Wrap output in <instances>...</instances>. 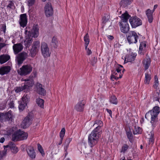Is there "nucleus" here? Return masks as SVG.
<instances>
[{"mask_svg": "<svg viewBox=\"0 0 160 160\" xmlns=\"http://www.w3.org/2000/svg\"><path fill=\"white\" fill-rule=\"evenodd\" d=\"M8 147L10 148L12 152L14 153H17L18 151V148L16 147L15 144H12V145H8Z\"/></svg>", "mask_w": 160, "mask_h": 160, "instance_id": "obj_35", "label": "nucleus"}, {"mask_svg": "<svg viewBox=\"0 0 160 160\" xmlns=\"http://www.w3.org/2000/svg\"><path fill=\"white\" fill-rule=\"evenodd\" d=\"M108 37L110 40H112L113 39V37L112 36L108 35Z\"/></svg>", "mask_w": 160, "mask_h": 160, "instance_id": "obj_62", "label": "nucleus"}, {"mask_svg": "<svg viewBox=\"0 0 160 160\" xmlns=\"http://www.w3.org/2000/svg\"><path fill=\"white\" fill-rule=\"evenodd\" d=\"M22 81L26 82L23 85L25 89H28L32 87L34 84L33 81L32 79H22Z\"/></svg>", "mask_w": 160, "mask_h": 160, "instance_id": "obj_18", "label": "nucleus"}, {"mask_svg": "<svg viewBox=\"0 0 160 160\" xmlns=\"http://www.w3.org/2000/svg\"><path fill=\"white\" fill-rule=\"evenodd\" d=\"M72 139L71 138H68L66 140L64 146V148L65 151H67V149Z\"/></svg>", "mask_w": 160, "mask_h": 160, "instance_id": "obj_38", "label": "nucleus"}, {"mask_svg": "<svg viewBox=\"0 0 160 160\" xmlns=\"http://www.w3.org/2000/svg\"><path fill=\"white\" fill-rule=\"evenodd\" d=\"M86 50L87 51V53L88 55H89L92 54V52L89 48H87V49Z\"/></svg>", "mask_w": 160, "mask_h": 160, "instance_id": "obj_57", "label": "nucleus"}, {"mask_svg": "<svg viewBox=\"0 0 160 160\" xmlns=\"http://www.w3.org/2000/svg\"><path fill=\"white\" fill-rule=\"evenodd\" d=\"M124 71L125 69L122 66L118 65L116 67V71L113 70L112 72L110 78L111 80L112 81H114V80H117L119 78H121Z\"/></svg>", "mask_w": 160, "mask_h": 160, "instance_id": "obj_5", "label": "nucleus"}, {"mask_svg": "<svg viewBox=\"0 0 160 160\" xmlns=\"http://www.w3.org/2000/svg\"><path fill=\"white\" fill-rule=\"evenodd\" d=\"M35 0H28V4L29 7L32 6L34 3Z\"/></svg>", "mask_w": 160, "mask_h": 160, "instance_id": "obj_50", "label": "nucleus"}, {"mask_svg": "<svg viewBox=\"0 0 160 160\" xmlns=\"http://www.w3.org/2000/svg\"><path fill=\"white\" fill-rule=\"evenodd\" d=\"M160 112V108L158 106L154 107L145 114V118L147 120L151 119L150 123L152 129L154 128L158 123V116Z\"/></svg>", "mask_w": 160, "mask_h": 160, "instance_id": "obj_2", "label": "nucleus"}, {"mask_svg": "<svg viewBox=\"0 0 160 160\" xmlns=\"http://www.w3.org/2000/svg\"><path fill=\"white\" fill-rule=\"evenodd\" d=\"M154 142V133L151 132H150V136L149 138V144L152 145Z\"/></svg>", "mask_w": 160, "mask_h": 160, "instance_id": "obj_36", "label": "nucleus"}, {"mask_svg": "<svg viewBox=\"0 0 160 160\" xmlns=\"http://www.w3.org/2000/svg\"><path fill=\"white\" fill-rule=\"evenodd\" d=\"M36 102L38 106L41 108L44 107V101L42 99L38 98L36 99Z\"/></svg>", "mask_w": 160, "mask_h": 160, "instance_id": "obj_37", "label": "nucleus"}, {"mask_svg": "<svg viewBox=\"0 0 160 160\" xmlns=\"http://www.w3.org/2000/svg\"><path fill=\"white\" fill-rule=\"evenodd\" d=\"M6 45V44L5 43L0 42V51L1 49L5 47Z\"/></svg>", "mask_w": 160, "mask_h": 160, "instance_id": "obj_54", "label": "nucleus"}, {"mask_svg": "<svg viewBox=\"0 0 160 160\" xmlns=\"http://www.w3.org/2000/svg\"><path fill=\"white\" fill-rule=\"evenodd\" d=\"M154 12L148 9L146 11V14L148 19V21L149 23H151L153 21L152 14Z\"/></svg>", "mask_w": 160, "mask_h": 160, "instance_id": "obj_26", "label": "nucleus"}, {"mask_svg": "<svg viewBox=\"0 0 160 160\" xmlns=\"http://www.w3.org/2000/svg\"><path fill=\"white\" fill-rule=\"evenodd\" d=\"M129 148L128 145L127 144H124L122 147L121 152L125 153Z\"/></svg>", "mask_w": 160, "mask_h": 160, "instance_id": "obj_41", "label": "nucleus"}, {"mask_svg": "<svg viewBox=\"0 0 160 160\" xmlns=\"http://www.w3.org/2000/svg\"><path fill=\"white\" fill-rule=\"evenodd\" d=\"M159 92H153L151 98H153L154 101H158L159 99Z\"/></svg>", "mask_w": 160, "mask_h": 160, "instance_id": "obj_34", "label": "nucleus"}, {"mask_svg": "<svg viewBox=\"0 0 160 160\" xmlns=\"http://www.w3.org/2000/svg\"><path fill=\"white\" fill-rule=\"evenodd\" d=\"M136 55L137 54L135 53H132L131 54L127 55L125 58L124 62H125L126 61L127 62H131L134 61Z\"/></svg>", "mask_w": 160, "mask_h": 160, "instance_id": "obj_21", "label": "nucleus"}, {"mask_svg": "<svg viewBox=\"0 0 160 160\" xmlns=\"http://www.w3.org/2000/svg\"><path fill=\"white\" fill-rule=\"evenodd\" d=\"M58 43L57 38L54 37L52 39L51 45L54 48H56L58 46Z\"/></svg>", "mask_w": 160, "mask_h": 160, "instance_id": "obj_33", "label": "nucleus"}, {"mask_svg": "<svg viewBox=\"0 0 160 160\" xmlns=\"http://www.w3.org/2000/svg\"><path fill=\"white\" fill-rule=\"evenodd\" d=\"M4 121H9L10 120L12 121V111L9 110L8 112H4Z\"/></svg>", "mask_w": 160, "mask_h": 160, "instance_id": "obj_27", "label": "nucleus"}, {"mask_svg": "<svg viewBox=\"0 0 160 160\" xmlns=\"http://www.w3.org/2000/svg\"><path fill=\"white\" fill-rule=\"evenodd\" d=\"M38 151L41 154L42 156H44L45 155V153L41 145L39 143L38 144Z\"/></svg>", "mask_w": 160, "mask_h": 160, "instance_id": "obj_43", "label": "nucleus"}, {"mask_svg": "<svg viewBox=\"0 0 160 160\" xmlns=\"http://www.w3.org/2000/svg\"><path fill=\"white\" fill-rule=\"evenodd\" d=\"M140 46L142 48L146 49L147 47L146 42L145 41L141 42L140 44Z\"/></svg>", "mask_w": 160, "mask_h": 160, "instance_id": "obj_51", "label": "nucleus"}, {"mask_svg": "<svg viewBox=\"0 0 160 160\" xmlns=\"http://www.w3.org/2000/svg\"><path fill=\"white\" fill-rule=\"evenodd\" d=\"M93 126H96V127L94 129H96L98 131L99 130L102 132L101 127L103 126V123L100 120H97L95 121Z\"/></svg>", "mask_w": 160, "mask_h": 160, "instance_id": "obj_23", "label": "nucleus"}, {"mask_svg": "<svg viewBox=\"0 0 160 160\" xmlns=\"http://www.w3.org/2000/svg\"><path fill=\"white\" fill-rule=\"evenodd\" d=\"M28 54L25 52H22L18 55V64L22 63L23 61L27 58Z\"/></svg>", "mask_w": 160, "mask_h": 160, "instance_id": "obj_20", "label": "nucleus"}, {"mask_svg": "<svg viewBox=\"0 0 160 160\" xmlns=\"http://www.w3.org/2000/svg\"><path fill=\"white\" fill-rule=\"evenodd\" d=\"M24 89H25L23 86H22L21 87H16L15 89V92L17 93H19Z\"/></svg>", "mask_w": 160, "mask_h": 160, "instance_id": "obj_47", "label": "nucleus"}, {"mask_svg": "<svg viewBox=\"0 0 160 160\" xmlns=\"http://www.w3.org/2000/svg\"><path fill=\"white\" fill-rule=\"evenodd\" d=\"M121 17V20L119 22L120 31L123 33H128L130 31V28L128 20L130 16L127 12H125L122 15Z\"/></svg>", "mask_w": 160, "mask_h": 160, "instance_id": "obj_3", "label": "nucleus"}, {"mask_svg": "<svg viewBox=\"0 0 160 160\" xmlns=\"http://www.w3.org/2000/svg\"><path fill=\"white\" fill-rule=\"evenodd\" d=\"M97 61V59L95 58V57H94L93 59L91 60V64L93 66L96 63Z\"/></svg>", "mask_w": 160, "mask_h": 160, "instance_id": "obj_53", "label": "nucleus"}, {"mask_svg": "<svg viewBox=\"0 0 160 160\" xmlns=\"http://www.w3.org/2000/svg\"><path fill=\"white\" fill-rule=\"evenodd\" d=\"M110 102L111 103L114 104H117L118 103L117 98L114 96L111 97L110 99Z\"/></svg>", "mask_w": 160, "mask_h": 160, "instance_id": "obj_42", "label": "nucleus"}, {"mask_svg": "<svg viewBox=\"0 0 160 160\" xmlns=\"http://www.w3.org/2000/svg\"><path fill=\"white\" fill-rule=\"evenodd\" d=\"M10 58V56L7 54H2L0 56V63L2 64L8 61Z\"/></svg>", "mask_w": 160, "mask_h": 160, "instance_id": "obj_25", "label": "nucleus"}, {"mask_svg": "<svg viewBox=\"0 0 160 160\" xmlns=\"http://www.w3.org/2000/svg\"><path fill=\"white\" fill-rule=\"evenodd\" d=\"M95 146L92 148H91L90 149V152L92 155L95 154L97 150V148Z\"/></svg>", "mask_w": 160, "mask_h": 160, "instance_id": "obj_52", "label": "nucleus"}, {"mask_svg": "<svg viewBox=\"0 0 160 160\" xmlns=\"http://www.w3.org/2000/svg\"><path fill=\"white\" fill-rule=\"evenodd\" d=\"M28 137V134L23 131L19 130L15 132L12 135V140L13 141L23 140L26 139Z\"/></svg>", "mask_w": 160, "mask_h": 160, "instance_id": "obj_6", "label": "nucleus"}, {"mask_svg": "<svg viewBox=\"0 0 160 160\" xmlns=\"http://www.w3.org/2000/svg\"><path fill=\"white\" fill-rule=\"evenodd\" d=\"M144 83L146 84H149L151 79V74L147 72L145 74Z\"/></svg>", "mask_w": 160, "mask_h": 160, "instance_id": "obj_30", "label": "nucleus"}, {"mask_svg": "<svg viewBox=\"0 0 160 160\" xmlns=\"http://www.w3.org/2000/svg\"><path fill=\"white\" fill-rule=\"evenodd\" d=\"M41 50L42 54L44 57H48L50 56V53L47 43L44 42H42Z\"/></svg>", "mask_w": 160, "mask_h": 160, "instance_id": "obj_11", "label": "nucleus"}, {"mask_svg": "<svg viewBox=\"0 0 160 160\" xmlns=\"http://www.w3.org/2000/svg\"><path fill=\"white\" fill-rule=\"evenodd\" d=\"M27 22L28 19L26 14L24 13L21 14L19 20V23L20 26L24 28L26 26Z\"/></svg>", "mask_w": 160, "mask_h": 160, "instance_id": "obj_13", "label": "nucleus"}, {"mask_svg": "<svg viewBox=\"0 0 160 160\" xmlns=\"http://www.w3.org/2000/svg\"><path fill=\"white\" fill-rule=\"evenodd\" d=\"M146 49L144 48H142L139 46V50L138 51V53L141 55L144 54V53L146 52Z\"/></svg>", "mask_w": 160, "mask_h": 160, "instance_id": "obj_49", "label": "nucleus"}, {"mask_svg": "<svg viewBox=\"0 0 160 160\" xmlns=\"http://www.w3.org/2000/svg\"><path fill=\"white\" fill-rule=\"evenodd\" d=\"M158 5L157 4H156L154 5V8L152 10L153 11V12L154 11L155 9L157 8L158 7Z\"/></svg>", "mask_w": 160, "mask_h": 160, "instance_id": "obj_61", "label": "nucleus"}, {"mask_svg": "<svg viewBox=\"0 0 160 160\" xmlns=\"http://www.w3.org/2000/svg\"><path fill=\"white\" fill-rule=\"evenodd\" d=\"M108 21V20L105 17H103L102 19V23L103 24H105Z\"/></svg>", "mask_w": 160, "mask_h": 160, "instance_id": "obj_55", "label": "nucleus"}, {"mask_svg": "<svg viewBox=\"0 0 160 160\" xmlns=\"http://www.w3.org/2000/svg\"><path fill=\"white\" fill-rule=\"evenodd\" d=\"M7 8L10 9H14L15 8L14 2L12 1H9V3L7 6Z\"/></svg>", "mask_w": 160, "mask_h": 160, "instance_id": "obj_44", "label": "nucleus"}, {"mask_svg": "<svg viewBox=\"0 0 160 160\" xmlns=\"http://www.w3.org/2000/svg\"><path fill=\"white\" fill-rule=\"evenodd\" d=\"M27 151L28 155L31 158L33 159L35 158L36 153L33 147L29 146Z\"/></svg>", "mask_w": 160, "mask_h": 160, "instance_id": "obj_16", "label": "nucleus"}, {"mask_svg": "<svg viewBox=\"0 0 160 160\" xmlns=\"http://www.w3.org/2000/svg\"><path fill=\"white\" fill-rule=\"evenodd\" d=\"M44 10L45 14L47 17H49L53 14V11L51 3H48L46 5Z\"/></svg>", "mask_w": 160, "mask_h": 160, "instance_id": "obj_12", "label": "nucleus"}, {"mask_svg": "<svg viewBox=\"0 0 160 160\" xmlns=\"http://www.w3.org/2000/svg\"><path fill=\"white\" fill-rule=\"evenodd\" d=\"M9 108H12L14 107V103L13 101H12L9 104Z\"/></svg>", "mask_w": 160, "mask_h": 160, "instance_id": "obj_56", "label": "nucleus"}, {"mask_svg": "<svg viewBox=\"0 0 160 160\" xmlns=\"http://www.w3.org/2000/svg\"><path fill=\"white\" fill-rule=\"evenodd\" d=\"M127 41L129 44L136 43L139 37L138 34L133 31H130L126 35Z\"/></svg>", "mask_w": 160, "mask_h": 160, "instance_id": "obj_7", "label": "nucleus"}, {"mask_svg": "<svg viewBox=\"0 0 160 160\" xmlns=\"http://www.w3.org/2000/svg\"><path fill=\"white\" fill-rule=\"evenodd\" d=\"M3 41V38L0 37V42H2Z\"/></svg>", "mask_w": 160, "mask_h": 160, "instance_id": "obj_64", "label": "nucleus"}, {"mask_svg": "<svg viewBox=\"0 0 160 160\" xmlns=\"http://www.w3.org/2000/svg\"><path fill=\"white\" fill-rule=\"evenodd\" d=\"M11 68L9 66H3L0 68V74L3 75L7 74L9 72Z\"/></svg>", "mask_w": 160, "mask_h": 160, "instance_id": "obj_24", "label": "nucleus"}, {"mask_svg": "<svg viewBox=\"0 0 160 160\" xmlns=\"http://www.w3.org/2000/svg\"><path fill=\"white\" fill-rule=\"evenodd\" d=\"M84 41L85 42V48L87 49V47L89 42V38L88 33H87L84 37Z\"/></svg>", "mask_w": 160, "mask_h": 160, "instance_id": "obj_32", "label": "nucleus"}, {"mask_svg": "<svg viewBox=\"0 0 160 160\" xmlns=\"http://www.w3.org/2000/svg\"><path fill=\"white\" fill-rule=\"evenodd\" d=\"M15 130V128L13 127L11 128H8L4 131V134L5 135L9 136Z\"/></svg>", "mask_w": 160, "mask_h": 160, "instance_id": "obj_31", "label": "nucleus"}, {"mask_svg": "<svg viewBox=\"0 0 160 160\" xmlns=\"http://www.w3.org/2000/svg\"><path fill=\"white\" fill-rule=\"evenodd\" d=\"M151 62V60L149 58H146L143 60V66L145 70H146L148 68L150 65Z\"/></svg>", "mask_w": 160, "mask_h": 160, "instance_id": "obj_28", "label": "nucleus"}, {"mask_svg": "<svg viewBox=\"0 0 160 160\" xmlns=\"http://www.w3.org/2000/svg\"><path fill=\"white\" fill-rule=\"evenodd\" d=\"M86 103V101L84 100L80 101L76 105L75 107V109L78 112L83 111Z\"/></svg>", "mask_w": 160, "mask_h": 160, "instance_id": "obj_15", "label": "nucleus"}, {"mask_svg": "<svg viewBox=\"0 0 160 160\" xmlns=\"http://www.w3.org/2000/svg\"><path fill=\"white\" fill-rule=\"evenodd\" d=\"M102 132L93 129L88 138V144L90 148H92L98 143L99 138Z\"/></svg>", "mask_w": 160, "mask_h": 160, "instance_id": "obj_4", "label": "nucleus"}, {"mask_svg": "<svg viewBox=\"0 0 160 160\" xmlns=\"http://www.w3.org/2000/svg\"><path fill=\"white\" fill-rule=\"evenodd\" d=\"M5 141V139L4 138L2 137L0 139V142L1 143H3L4 141Z\"/></svg>", "mask_w": 160, "mask_h": 160, "instance_id": "obj_60", "label": "nucleus"}, {"mask_svg": "<svg viewBox=\"0 0 160 160\" xmlns=\"http://www.w3.org/2000/svg\"><path fill=\"white\" fill-rule=\"evenodd\" d=\"M129 21L132 28H135L142 24V20L136 16L131 17L129 19Z\"/></svg>", "mask_w": 160, "mask_h": 160, "instance_id": "obj_10", "label": "nucleus"}, {"mask_svg": "<svg viewBox=\"0 0 160 160\" xmlns=\"http://www.w3.org/2000/svg\"><path fill=\"white\" fill-rule=\"evenodd\" d=\"M142 132V129L140 127L138 126H135V130L133 132L134 134H140Z\"/></svg>", "mask_w": 160, "mask_h": 160, "instance_id": "obj_40", "label": "nucleus"}, {"mask_svg": "<svg viewBox=\"0 0 160 160\" xmlns=\"http://www.w3.org/2000/svg\"><path fill=\"white\" fill-rule=\"evenodd\" d=\"M106 110L107 111V112L109 114L110 116L111 117H112V111L109 109H108V108H107L106 109Z\"/></svg>", "mask_w": 160, "mask_h": 160, "instance_id": "obj_58", "label": "nucleus"}, {"mask_svg": "<svg viewBox=\"0 0 160 160\" xmlns=\"http://www.w3.org/2000/svg\"><path fill=\"white\" fill-rule=\"evenodd\" d=\"M12 48L14 54H17L22 50L23 46L21 43H18L14 44Z\"/></svg>", "mask_w": 160, "mask_h": 160, "instance_id": "obj_17", "label": "nucleus"}, {"mask_svg": "<svg viewBox=\"0 0 160 160\" xmlns=\"http://www.w3.org/2000/svg\"><path fill=\"white\" fill-rule=\"evenodd\" d=\"M132 1L133 0H121L119 4L121 6L125 7L130 5Z\"/></svg>", "mask_w": 160, "mask_h": 160, "instance_id": "obj_29", "label": "nucleus"}, {"mask_svg": "<svg viewBox=\"0 0 160 160\" xmlns=\"http://www.w3.org/2000/svg\"><path fill=\"white\" fill-rule=\"evenodd\" d=\"M6 27L5 25H3L2 26V31L4 32H5L6 30Z\"/></svg>", "mask_w": 160, "mask_h": 160, "instance_id": "obj_59", "label": "nucleus"}, {"mask_svg": "<svg viewBox=\"0 0 160 160\" xmlns=\"http://www.w3.org/2000/svg\"><path fill=\"white\" fill-rule=\"evenodd\" d=\"M40 42L37 41H34L30 50V55L32 57H34L38 52L40 48Z\"/></svg>", "mask_w": 160, "mask_h": 160, "instance_id": "obj_9", "label": "nucleus"}, {"mask_svg": "<svg viewBox=\"0 0 160 160\" xmlns=\"http://www.w3.org/2000/svg\"><path fill=\"white\" fill-rule=\"evenodd\" d=\"M158 85V78L156 76L155 77V81L153 85V88L155 89H157Z\"/></svg>", "mask_w": 160, "mask_h": 160, "instance_id": "obj_46", "label": "nucleus"}, {"mask_svg": "<svg viewBox=\"0 0 160 160\" xmlns=\"http://www.w3.org/2000/svg\"><path fill=\"white\" fill-rule=\"evenodd\" d=\"M62 140H63V139H62V138H60V140L59 141V142L58 143L59 145H60L62 143Z\"/></svg>", "mask_w": 160, "mask_h": 160, "instance_id": "obj_63", "label": "nucleus"}, {"mask_svg": "<svg viewBox=\"0 0 160 160\" xmlns=\"http://www.w3.org/2000/svg\"><path fill=\"white\" fill-rule=\"evenodd\" d=\"M39 28L37 25H34L31 31H28L27 28L25 29V38L24 41L25 46L26 48L29 47L32 44L33 41L32 38H37L39 35Z\"/></svg>", "mask_w": 160, "mask_h": 160, "instance_id": "obj_1", "label": "nucleus"}, {"mask_svg": "<svg viewBox=\"0 0 160 160\" xmlns=\"http://www.w3.org/2000/svg\"><path fill=\"white\" fill-rule=\"evenodd\" d=\"M27 105L25 97H23L21 101L19 102V105L18 106L19 110L22 111L23 110L26 106Z\"/></svg>", "mask_w": 160, "mask_h": 160, "instance_id": "obj_22", "label": "nucleus"}, {"mask_svg": "<svg viewBox=\"0 0 160 160\" xmlns=\"http://www.w3.org/2000/svg\"><path fill=\"white\" fill-rule=\"evenodd\" d=\"M126 134L129 141L131 142V141L133 138V135L132 132L130 131L128 132L127 131Z\"/></svg>", "mask_w": 160, "mask_h": 160, "instance_id": "obj_45", "label": "nucleus"}, {"mask_svg": "<svg viewBox=\"0 0 160 160\" xmlns=\"http://www.w3.org/2000/svg\"><path fill=\"white\" fill-rule=\"evenodd\" d=\"M9 146L8 145H7L6 146H4V149L0 152V160L1 159V158L4 156L5 155L7 154V150L5 149V148H7Z\"/></svg>", "mask_w": 160, "mask_h": 160, "instance_id": "obj_39", "label": "nucleus"}, {"mask_svg": "<svg viewBox=\"0 0 160 160\" xmlns=\"http://www.w3.org/2000/svg\"><path fill=\"white\" fill-rule=\"evenodd\" d=\"M65 128H62V129L61 130V131L59 134V136L60 138H62V139H63V138L65 135Z\"/></svg>", "mask_w": 160, "mask_h": 160, "instance_id": "obj_48", "label": "nucleus"}, {"mask_svg": "<svg viewBox=\"0 0 160 160\" xmlns=\"http://www.w3.org/2000/svg\"><path fill=\"white\" fill-rule=\"evenodd\" d=\"M32 119L28 116L26 117L22 122L21 126L23 128H26L28 127L31 123Z\"/></svg>", "mask_w": 160, "mask_h": 160, "instance_id": "obj_19", "label": "nucleus"}, {"mask_svg": "<svg viewBox=\"0 0 160 160\" xmlns=\"http://www.w3.org/2000/svg\"><path fill=\"white\" fill-rule=\"evenodd\" d=\"M36 91L39 95L43 96H45L46 93L45 90L42 87V84L38 82L36 84Z\"/></svg>", "mask_w": 160, "mask_h": 160, "instance_id": "obj_14", "label": "nucleus"}, {"mask_svg": "<svg viewBox=\"0 0 160 160\" xmlns=\"http://www.w3.org/2000/svg\"><path fill=\"white\" fill-rule=\"evenodd\" d=\"M32 70V67L30 65L23 66L18 70V72L21 76H25L29 74Z\"/></svg>", "mask_w": 160, "mask_h": 160, "instance_id": "obj_8", "label": "nucleus"}]
</instances>
